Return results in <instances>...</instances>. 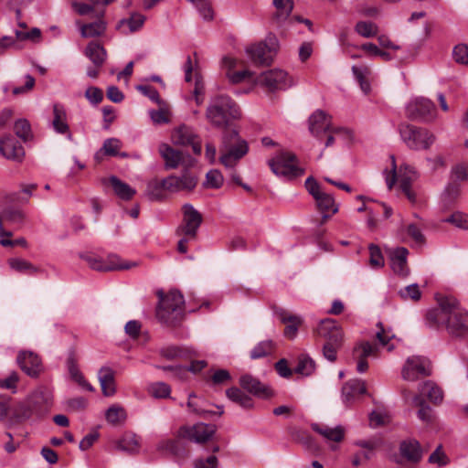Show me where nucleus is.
<instances>
[{"label": "nucleus", "instance_id": "f257e3e1", "mask_svg": "<svg viewBox=\"0 0 468 468\" xmlns=\"http://www.w3.org/2000/svg\"><path fill=\"white\" fill-rule=\"evenodd\" d=\"M426 323L430 327L444 325L452 336L463 337L468 334V311L454 298H444L427 312Z\"/></svg>", "mask_w": 468, "mask_h": 468}, {"label": "nucleus", "instance_id": "f03ea898", "mask_svg": "<svg viewBox=\"0 0 468 468\" xmlns=\"http://www.w3.org/2000/svg\"><path fill=\"white\" fill-rule=\"evenodd\" d=\"M240 110L229 96L218 95L212 98L206 111L207 122L216 128L232 129L231 122L239 119Z\"/></svg>", "mask_w": 468, "mask_h": 468}, {"label": "nucleus", "instance_id": "7ed1b4c3", "mask_svg": "<svg viewBox=\"0 0 468 468\" xmlns=\"http://www.w3.org/2000/svg\"><path fill=\"white\" fill-rule=\"evenodd\" d=\"M249 152L246 140L236 128L225 129L219 145V162L227 168H233Z\"/></svg>", "mask_w": 468, "mask_h": 468}, {"label": "nucleus", "instance_id": "20e7f679", "mask_svg": "<svg viewBox=\"0 0 468 468\" xmlns=\"http://www.w3.org/2000/svg\"><path fill=\"white\" fill-rule=\"evenodd\" d=\"M159 303L156 307V318L166 326L178 325L184 317V297L180 292L172 290L166 294L158 293Z\"/></svg>", "mask_w": 468, "mask_h": 468}, {"label": "nucleus", "instance_id": "39448f33", "mask_svg": "<svg viewBox=\"0 0 468 468\" xmlns=\"http://www.w3.org/2000/svg\"><path fill=\"white\" fill-rule=\"evenodd\" d=\"M399 130L401 140L411 150H427L436 139L428 129L410 123H401Z\"/></svg>", "mask_w": 468, "mask_h": 468}, {"label": "nucleus", "instance_id": "423d86ee", "mask_svg": "<svg viewBox=\"0 0 468 468\" xmlns=\"http://www.w3.org/2000/svg\"><path fill=\"white\" fill-rule=\"evenodd\" d=\"M280 45L274 34H269L265 39L249 47L246 51L255 65H270L279 50Z\"/></svg>", "mask_w": 468, "mask_h": 468}, {"label": "nucleus", "instance_id": "0eeeda50", "mask_svg": "<svg viewBox=\"0 0 468 468\" xmlns=\"http://www.w3.org/2000/svg\"><path fill=\"white\" fill-rule=\"evenodd\" d=\"M268 164L272 173L278 176L292 178L303 174V170L297 165L296 155L291 152L278 153Z\"/></svg>", "mask_w": 468, "mask_h": 468}, {"label": "nucleus", "instance_id": "6e6552de", "mask_svg": "<svg viewBox=\"0 0 468 468\" xmlns=\"http://www.w3.org/2000/svg\"><path fill=\"white\" fill-rule=\"evenodd\" d=\"M405 114L411 121L422 122H431L437 117L435 104L423 97L410 101L406 105Z\"/></svg>", "mask_w": 468, "mask_h": 468}, {"label": "nucleus", "instance_id": "1a4fd4ad", "mask_svg": "<svg viewBox=\"0 0 468 468\" xmlns=\"http://www.w3.org/2000/svg\"><path fill=\"white\" fill-rule=\"evenodd\" d=\"M216 426L203 422L193 426H182L177 431L176 435L179 438L187 439L196 443L203 444L208 441L216 433Z\"/></svg>", "mask_w": 468, "mask_h": 468}, {"label": "nucleus", "instance_id": "9d476101", "mask_svg": "<svg viewBox=\"0 0 468 468\" xmlns=\"http://www.w3.org/2000/svg\"><path fill=\"white\" fill-rule=\"evenodd\" d=\"M158 152L165 161V169H176L179 165L190 166L194 159L184 152L174 149L171 145L162 143L158 146Z\"/></svg>", "mask_w": 468, "mask_h": 468}, {"label": "nucleus", "instance_id": "9b49d317", "mask_svg": "<svg viewBox=\"0 0 468 468\" xmlns=\"http://www.w3.org/2000/svg\"><path fill=\"white\" fill-rule=\"evenodd\" d=\"M316 337L325 340V343H343L344 333L338 323L331 318H324L319 321L314 329Z\"/></svg>", "mask_w": 468, "mask_h": 468}, {"label": "nucleus", "instance_id": "f8f14e48", "mask_svg": "<svg viewBox=\"0 0 468 468\" xmlns=\"http://www.w3.org/2000/svg\"><path fill=\"white\" fill-rule=\"evenodd\" d=\"M431 373V362L423 356H410L402 368V378L408 381H415L421 376Z\"/></svg>", "mask_w": 468, "mask_h": 468}, {"label": "nucleus", "instance_id": "ddd939ff", "mask_svg": "<svg viewBox=\"0 0 468 468\" xmlns=\"http://www.w3.org/2000/svg\"><path fill=\"white\" fill-rule=\"evenodd\" d=\"M391 159V170L388 171L387 169L384 171L385 180L388 188L390 190L394 186L397 181L399 182V186L403 182L404 178L409 179V185L411 184V181L416 178V171L414 167L410 165L403 164L399 166V172H397V165L396 159L394 155H390Z\"/></svg>", "mask_w": 468, "mask_h": 468}, {"label": "nucleus", "instance_id": "4468645a", "mask_svg": "<svg viewBox=\"0 0 468 468\" xmlns=\"http://www.w3.org/2000/svg\"><path fill=\"white\" fill-rule=\"evenodd\" d=\"M182 211L183 222L179 228V231L188 238L195 239L197 229L203 220L202 216L191 204L188 203L182 207Z\"/></svg>", "mask_w": 468, "mask_h": 468}, {"label": "nucleus", "instance_id": "2eb2a0df", "mask_svg": "<svg viewBox=\"0 0 468 468\" xmlns=\"http://www.w3.org/2000/svg\"><path fill=\"white\" fill-rule=\"evenodd\" d=\"M27 399L33 413L38 417L47 414L53 403L52 393L46 388L36 389L27 397Z\"/></svg>", "mask_w": 468, "mask_h": 468}, {"label": "nucleus", "instance_id": "dca6fc26", "mask_svg": "<svg viewBox=\"0 0 468 468\" xmlns=\"http://www.w3.org/2000/svg\"><path fill=\"white\" fill-rule=\"evenodd\" d=\"M257 82L267 87L271 90H282L290 86L288 74L282 69H271L261 73L257 78Z\"/></svg>", "mask_w": 468, "mask_h": 468}, {"label": "nucleus", "instance_id": "f3484780", "mask_svg": "<svg viewBox=\"0 0 468 468\" xmlns=\"http://www.w3.org/2000/svg\"><path fill=\"white\" fill-rule=\"evenodd\" d=\"M172 141L177 145H191L196 154H200L202 151L201 143L197 141V136L194 130L187 125H180L174 129L172 133Z\"/></svg>", "mask_w": 468, "mask_h": 468}, {"label": "nucleus", "instance_id": "a211bd4d", "mask_svg": "<svg viewBox=\"0 0 468 468\" xmlns=\"http://www.w3.org/2000/svg\"><path fill=\"white\" fill-rule=\"evenodd\" d=\"M0 153L8 160L21 163L25 156L22 144L11 134H5L0 139Z\"/></svg>", "mask_w": 468, "mask_h": 468}, {"label": "nucleus", "instance_id": "6ab92c4d", "mask_svg": "<svg viewBox=\"0 0 468 468\" xmlns=\"http://www.w3.org/2000/svg\"><path fill=\"white\" fill-rule=\"evenodd\" d=\"M16 361L21 370L30 378H37L43 369L40 358L31 351H20Z\"/></svg>", "mask_w": 468, "mask_h": 468}, {"label": "nucleus", "instance_id": "aec40b11", "mask_svg": "<svg viewBox=\"0 0 468 468\" xmlns=\"http://www.w3.org/2000/svg\"><path fill=\"white\" fill-rule=\"evenodd\" d=\"M240 387L250 394L261 398L268 399L272 396V391L269 386L261 383L258 378L246 374L239 378Z\"/></svg>", "mask_w": 468, "mask_h": 468}, {"label": "nucleus", "instance_id": "412c9836", "mask_svg": "<svg viewBox=\"0 0 468 468\" xmlns=\"http://www.w3.org/2000/svg\"><path fill=\"white\" fill-rule=\"evenodd\" d=\"M166 178L167 192L176 193L183 190H193L197 183V177L185 172L181 176H169Z\"/></svg>", "mask_w": 468, "mask_h": 468}, {"label": "nucleus", "instance_id": "4be33fe9", "mask_svg": "<svg viewBox=\"0 0 468 468\" xmlns=\"http://www.w3.org/2000/svg\"><path fill=\"white\" fill-rule=\"evenodd\" d=\"M310 133L319 137L322 133L331 132V117L322 110H316L309 117Z\"/></svg>", "mask_w": 468, "mask_h": 468}, {"label": "nucleus", "instance_id": "5701e85b", "mask_svg": "<svg viewBox=\"0 0 468 468\" xmlns=\"http://www.w3.org/2000/svg\"><path fill=\"white\" fill-rule=\"evenodd\" d=\"M409 250L404 247H399L390 252V266L395 274L400 277H407L410 269L407 264Z\"/></svg>", "mask_w": 468, "mask_h": 468}, {"label": "nucleus", "instance_id": "b1692460", "mask_svg": "<svg viewBox=\"0 0 468 468\" xmlns=\"http://www.w3.org/2000/svg\"><path fill=\"white\" fill-rule=\"evenodd\" d=\"M399 453L408 462L417 463L422 459L423 450L418 441L409 439L400 442Z\"/></svg>", "mask_w": 468, "mask_h": 468}, {"label": "nucleus", "instance_id": "393cba45", "mask_svg": "<svg viewBox=\"0 0 468 468\" xmlns=\"http://www.w3.org/2000/svg\"><path fill=\"white\" fill-rule=\"evenodd\" d=\"M98 379L105 397H112L116 393L115 372L112 368L102 367L98 372Z\"/></svg>", "mask_w": 468, "mask_h": 468}, {"label": "nucleus", "instance_id": "a878e982", "mask_svg": "<svg viewBox=\"0 0 468 468\" xmlns=\"http://www.w3.org/2000/svg\"><path fill=\"white\" fill-rule=\"evenodd\" d=\"M366 384L361 379H353L344 384L342 398L345 403L352 401L357 395L366 393Z\"/></svg>", "mask_w": 468, "mask_h": 468}, {"label": "nucleus", "instance_id": "bb28decb", "mask_svg": "<svg viewBox=\"0 0 468 468\" xmlns=\"http://www.w3.org/2000/svg\"><path fill=\"white\" fill-rule=\"evenodd\" d=\"M314 200L316 202L317 208L322 213L324 220L338 211V207L335 204L334 197L328 193L324 192L321 196L315 197Z\"/></svg>", "mask_w": 468, "mask_h": 468}, {"label": "nucleus", "instance_id": "cd10ccee", "mask_svg": "<svg viewBox=\"0 0 468 468\" xmlns=\"http://www.w3.org/2000/svg\"><path fill=\"white\" fill-rule=\"evenodd\" d=\"M53 121L52 126L54 130L61 134L69 133L68 137L70 139L71 134L69 133V127L67 123V113L63 106L59 104H54L53 106Z\"/></svg>", "mask_w": 468, "mask_h": 468}, {"label": "nucleus", "instance_id": "c85d7f7f", "mask_svg": "<svg viewBox=\"0 0 468 468\" xmlns=\"http://www.w3.org/2000/svg\"><path fill=\"white\" fill-rule=\"evenodd\" d=\"M108 181L112 187L114 194L122 200H131L136 194V190L134 188L115 176H112Z\"/></svg>", "mask_w": 468, "mask_h": 468}, {"label": "nucleus", "instance_id": "c756f323", "mask_svg": "<svg viewBox=\"0 0 468 468\" xmlns=\"http://www.w3.org/2000/svg\"><path fill=\"white\" fill-rule=\"evenodd\" d=\"M312 429L328 441L339 442L344 439L345 430L342 426L331 428L318 423H313Z\"/></svg>", "mask_w": 468, "mask_h": 468}, {"label": "nucleus", "instance_id": "7c9ffc66", "mask_svg": "<svg viewBox=\"0 0 468 468\" xmlns=\"http://www.w3.org/2000/svg\"><path fill=\"white\" fill-rule=\"evenodd\" d=\"M140 438L134 433H125L116 441V448L130 454H136L140 449Z\"/></svg>", "mask_w": 468, "mask_h": 468}, {"label": "nucleus", "instance_id": "2f4dec72", "mask_svg": "<svg viewBox=\"0 0 468 468\" xmlns=\"http://www.w3.org/2000/svg\"><path fill=\"white\" fill-rule=\"evenodd\" d=\"M67 367L69 374L73 381L78 383L81 388L88 391H93V387L84 378L82 373L79 369L77 361L73 355H70L67 359Z\"/></svg>", "mask_w": 468, "mask_h": 468}, {"label": "nucleus", "instance_id": "473e14b6", "mask_svg": "<svg viewBox=\"0 0 468 468\" xmlns=\"http://www.w3.org/2000/svg\"><path fill=\"white\" fill-rule=\"evenodd\" d=\"M76 24L80 27L81 37L85 38L99 37L106 30V24L101 18L89 24H80V21Z\"/></svg>", "mask_w": 468, "mask_h": 468}, {"label": "nucleus", "instance_id": "72a5a7b5", "mask_svg": "<svg viewBox=\"0 0 468 468\" xmlns=\"http://www.w3.org/2000/svg\"><path fill=\"white\" fill-rule=\"evenodd\" d=\"M85 55L90 59L96 68L102 66L106 59V50L98 42L91 41L85 49Z\"/></svg>", "mask_w": 468, "mask_h": 468}, {"label": "nucleus", "instance_id": "f704fd0d", "mask_svg": "<svg viewBox=\"0 0 468 468\" xmlns=\"http://www.w3.org/2000/svg\"><path fill=\"white\" fill-rule=\"evenodd\" d=\"M147 195L151 200H161L167 192L166 178H154L147 184Z\"/></svg>", "mask_w": 468, "mask_h": 468}, {"label": "nucleus", "instance_id": "c9c22d12", "mask_svg": "<svg viewBox=\"0 0 468 468\" xmlns=\"http://www.w3.org/2000/svg\"><path fill=\"white\" fill-rule=\"evenodd\" d=\"M145 16L139 13H133L129 18L119 22V27L123 33H133L138 31L144 24Z\"/></svg>", "mask_w": 468, "mask_h": 468}, {"label": "nucleus", "instance_id": "e433bc0d", "mask_svg": "<svg viewBox=\"0 0 468 468\" xmlns=\"http://www.w3.org/2000/svg\"><path fill=\"white\" fill-rule=\"evenodd\" d=\"M420 391L421 395L427 397L435 405L441 404L443 399V391L432 381H426Z\"/></svg>", "mask_w": 468, "mask_h": 468}, {"label": "nucleus", "instance_id": "4c0bfd02", "mask_svg": "<svg viewBox=\"0 0 468 468\" xmlns=\"http://www.w3.org/2000/svg\"><path fill=\"white\" fill-rule=\"evenodd\" d=\"M226 396L229 400L244 409H250L253 406L252 399L239 388L232 387L227 389Z\"/></svg>", "mask_w": 468, "mask_h": 468}, {"label": "nucleus", "instance_id": "58836bf2", "mask_svg": "<svg viewBox=\"0 0 468 468\" xmlns=\"http://www.w3.org/2000/svg\"><path fill=\"white\" fill-rule=\"evenodd\" d=\"M179 439L180 438L177 436L176 439L163 440L158 442L156 449H157V451L164 452V453L179 456V455L183 454V452L185 451Z\"/></svg>", "mask_w": 468, "mask_h": 468}, {"label": "nucleus", "instance_id": "ea45409f", "mask_svg": "<svg viewBox=\"0 0 468 468\" xmlns=\"http://www.w3.org/2000/svg\"><path fill=\"white\" fill-rule=\"evenodd\" d=\"M12 420L16 422H21L28 420L34 415L30 407L29 401L27 399L24 401L18 402L12 410Z\"/></svg>", "mask_w": 468, "mask_h": 468}, {"label": "nucleus", "instance_id": "a19ab883", "mask_svg": "<svg viewBox=\"0 0 468 468\" xmlns=\"http://www.w3.org/2000/svg\"><path fill=\"white\" fill-rule=\"evenodd\" d=\"M160 354L162 356L167 358V359H175V358H192L195 355V353L188 349V348H183L178 347L176 346H170L164 347L160 350Z\"/></svg>", "mask_w": 468, "mask_h": 468}, {"label": "nucleus", "instance_id": "79ce46f5", "mask_svg": "<svg viewBox=\"0 0 468 468\" xmlns=\"http://www.w3.org/2000/svg\"><path fill=\"white\" fill-rule=\"evenodd\" d=\"M136 265L134 261H125L117 255H110L104 260V271L129 270Z\"/></svg>", "mask_w": 468, "mask_h": 468}, {"label": "nucleus", "instance_id": "37998d69", "mask_svg": "<svg viewBox=\"0 0 468 468\" xmlns=\"http://www.w3.org/2000/svg\"><path fill=\"white\" fill-rule=\"evenodd\" d=\"M413 405L420 407L417 414L420 420L426 423H430L432 421L433 419V412L432 410L429 405L426 404L424 399L419 396L415 395L412 399Z\"/></svg>", "mask_w": 468, "mask_h": 468}, {"label": "nucleus", "instance_id": "c03bdc74", "mask_svg": "<svg viewBox=\"0 0 468 468\" xmlns=\"http://www.w3.org/2000/svg\"><path fill=\"white\" fill-rule=\"evenodd\" d=\"M8 264L14 271L22 273L34 274L39 271L37 267L34 266L31 262L20 258L10 259L8 261Z\"/></svg>", "mask_w": 468, "mask_h": 468}, {"label": "nucleus", "instance_id": "a18cd8bd", "mask_svg": "<svg viewBox=\"0 0 468 468\" xmlns=\"http://www.w3.org/2000/svg\"><path fill=\"white\" fill-rule=\"evenodd\" d=\"M378 351V346L369 342H361L353 349V356L355 359L367 360L370 356H374Z\"/></svg>", "mask_w": 468, "mask_h": 468}, {"label": "nucleus", "instance_id": "49530a36", "mask_svg": "<svg viewBox=\"0 0 468 468\" xmlns=\"http://www.w3.org/2000/svg\"><path fill=\"white\" fill-rule=\"evenodd\" d=\"M106 420L113 425L119 424L125 420V410L120 405H112L105 413Z\"/></svg>", "mask_w": 468, "mask_h": 468}, {"label": "nucleus", "instance_id": "de8ad7c7", "mask_svg": "<svg viewBox=\"0 0 468 468\" xmlns=\"http://www.w3.org/2000/svg\"><path fill=\"white\" fill-rule=\"evenodd\" d=\"M315 369L314 361L307 355H302L299 356L298 364L294 369L297 374L308 377Z\"/></svg>", "mask_w": 468, "mask_h": 468}, {"label": "nucleus", "instance_id": "09e8293b", "mask_svg": "<svg viewBox=\"0 0 468 468\" xmlns=\"http://www.w3.org/2000/svg\"><path fill=\"white\" fill-rule=\"evenodd\" d=\"M398 295L403 301H413L417 302L421 298V291L417 283H412L405 286L398 291Z\"/></svg>", "mask_w": 468, "mask_h": 468}, {"label": "nucleus", "instance_id": "8fccbe9b", "mask_svg": "<svg viewBox=\"0 0 468 468\" xmlns=\"http://www.w3.org/2000/svg\"><path fill=\"white\" fill-rule=\"evenodd\" d=\"M273 5L277 9L276 18L279 21L285 20L293 9L292 0H273Z\"/></svg>", "mask_w": 468, "mask_h": 468}, {"label": "nucleus", "instance_id": "3c124183", "mask_svg": "<svg viewBox=\"0 0 468 468\" xmlns=\"http://www.w3.org/2000/svg\"><path fill=\"white\" fill-rule=\"evenodd\" d=\"M274 344L271 340H265L256 345L250 352L251 359L264 357L271 353Z\"/></svg>", "mask_w": 468, "mask_h": 468}, {"label": "nucleus", "instance_id": "603ef678", "mask_svg": "<svg viewBox=\"0 0 468 468\" xmlns=\"http://www.w3.org/2000/svg\"><path fill=\"white\" fill-rule=\"evenodd\" d=\"M14 131L23 142H27L32 136L30 123L26 119L17 120L15 122Z\"/></svg>", "mask_w": 468, "mask_h": 468}, {"label": "nucleus", "instance_id": "864d4df0", "mask_svg": "<svg viewBox=\"0 0 468 468\" xmlns=\"http://www.w3.org/2000/svg\"><path fill=\"white\" fill-rule=\"evenodd\" d=\"M356 32L364 37H371L378 34V26L370 21H359L355 27Z\"/></svg>", "mask_w": 468, "mask_h": 468}, {"label": "nucleus", "instance_id": "5fc2aeb1", "mask_svg": "<svg viewBox=\"0 0 468 468\" xmlns=\"http://www.w3.org/2000/svg\"><path fill=\"white\" fill-rule=\"evenodd\" d=\"M369 264L372 268H381L385 264L380 248L376 244H369Z\"/></svg>", "mask_w": 468, "mask_h": 468}, {"label": "nucleus", "instance_id": "6e6d98bb", "mask_svg": "<svg viewBox=\"0 0 468 468\" xmlns=\"http://www.w3.org/2000/svg\"><path fill=\"white\" fill-rule=\"evenodd\" d=\"M352 71L354 73L356 80L359 83L361 90L364 91V93H368L370 90V85L367 80L368 69L353 66Z\"/></svg>", "mask_w": 468, "mask_h": 468}, {"label": "nucleus", "instance_id": "4d7b16f0", "mask_svg": "<svg viewBox=\"0 0 468 468\" xmlns=\"http://www.w3.org/2000/svg\"><path fill=\"white\" fill-rule=\"evenodd\" d=\"M275 314L280 319V321L288 325V324H302L303 320L301 316L291 314L289 311L283 308H278L275 310Z\"/></svg>", "mask_w": 468, "mask_h": 468}, {"label": "nucleus", "instance_id": "13d9d810", "mask_svg": "<svg viewBox=\"0 0 468 468\" xmlns=\"http://www.w3.org/2000/svg\"><path fill=\"white\" fill-rule=\"evenodd\" d=\"M444 222L451 223L456 228L468 230V215L463 212H455L444 219Z\"/></svg>", "mask_w": 468, "mask_h": 468}, {"label": "nucleus", "instance_id": "bf43d9fd", "mask_svg": "<svg viewBox=\"0 0 468 468\" xmlns=\"http://www.w3.org/2000/svg\"><path fill=\"white\" fill-rule=\"evenodd\" d=\"M149 393L156 399H165L169 397L171 388L164 382H157L150 386Z\"/></svg>", "mask_w": 468, "mask_h": 468}, {"label": "nucleus", "instance_id": "052dcab7", "mask_svg": "<svg viewBox=\"0 0 468 468\" xmlns=\"http://www.w3.org/2000/svg\"><path fill=\"white\" fill-rule=\"evenodd\" d=\"M452 58L456 63L468 66V45H456L452 50Z\"/></svg>", "mask_w": 468, "mask_h": 468}, {"label": "nucleus", "instance_id": "680f3d73", "mask_svg": "<svg viewBox=\"0 0 468 468\" xmlns=\"http://www.w3.org/2000/svg\"><path fill=\"white\" fill-rule=\"evenodd\" d=\"M290 435L294 441L303 443V445H306L308 447L313 444L312 437L309 435L307 431L302 429L292 428L290 430Z\"/></svg>", "mask_w": 468, "mask_h": 468}, {"label": "nucleus", "instance_id": "e2e57ef3", "mask_svg": "<svg viewBox=\"0 0 468 468\" xmlns=\"http://www.w3.org/2000/svg\"><path fill=\"white\" fill-rule=\"evenodd\" d=\"M122 147V142L117 138H109L104 141L101 151L105 154L116 156L119 154V150Z\"/></svg>", "mask_w": 468, "mask_h": 468}, {"label": "nucleus", "instance_id": "0e129e2a", "mask_svg": "<svg viewBox=\"0 0 468 468\" xmlns=\"http://www.w3.org/2000/svg\"><path fill=\"white\" fill-rule=\"evenodd\" d=\"M227 77L229 80L233 83H240L245 80H252L253 73L250 70H240V71H230L227 72Z\"/></svg>", "mask_w": 468, "mask_h": 468}, {"label": "nucleus", "instance_id": "69168bd1", "mask_svg": "<svg viewBox=\"0 0 468 468\" xmlns=\"http://www.w3.org/2000/svg\"><path fill=\"white\" fill-rule=\"evenodd\" d=\"M223 181V176L218 170L214 169L207 173L206 186L207 187L219 188L222 186Z\"/></svg>", "mask_w": 468, "mask_h": 468}, {"label": "nucleus", "instance_id": "338daca9", "mask_svg": "<svg viewBox=\"0 0 468 468\" xmlns=\"http://www.w3.org/2000/svg\"><path fill=\"white\" fill-rule=\"evenodd\" d=\"M18 381V374L13 371L5 378L0 379V388L11 390L15 394L16 393Z\"/></svg>", "mask_w": 468, "mask_h": 468}, {"label": "nucleus", "instance_id": "774afa93", "mask_svg": "<svg viewBox=\"0 0 468 468\" xmlns=\"http://www.w3.org/2000/svg\"><path fill=\"white\" fill-rule=\"evenodd\" d=\"M16 39L19 41L31 40L33 42L38 41L41 37L40 29L34 27L29 31L18 30L15 31Z\"/></svg>", "mask_w": 468, "mask_h": 468}]
</instances>
